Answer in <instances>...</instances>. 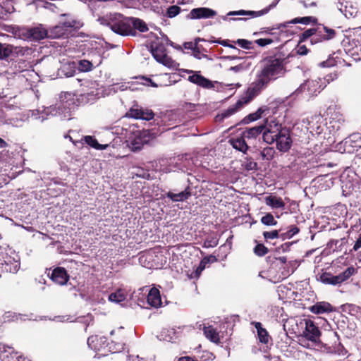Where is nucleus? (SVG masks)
Returning <instances> with one entry per match:
<instances>
[{
	"mask_svg": "<svg viewBox=\"0 0 361 361\" xmlns=\"http://www.w3.org/2000/svg\"><path fill=\"white\" fill-rule=\"evenodd\" d=\"M20 267V257L16 251L8 245L1 246L0 272L16 274Z\"/></svg>",
	"mask_w": 361,
	"mask_h": 361,
	"instance_id": "39448f33",
	"label": "nucleus"
},
{
	"mask_svg": "<svg viewBox=\"0 0 361 361\" xmlns=\"http://www.w3.org/2000/svg\"><path fill=\"white\" fill-rule=\"evenodd\" d=\"M348 243V239L345 237L341 238L338 240H331L329 244H334L336 245V248L341 250L342 247Z\"/></svg>",
	"mask_w": 361,
	"mask_h": 361,
	"instance_id": "052dcab7",
	"label": "nucleus"
},
{
	"mask_svg": "<svg viewBox=\"0 0 361 361\" xmlns=\"http://www.w3.org/2000/svg\"><path fill=\"white\" fill-rule=\"evenodd\" d=\"M219 243V238L216 235L208 236L204 241L202 247L204 248L214 247Z\"/></svg>",
	"mask_w": 361,
	"mask_h": 361,
	"instance_id": "864d4df0",
	"label": "nucleus"
},
{
	"mask_svg": "<svg viewBox=\"0 0 361 361\" xmlns=\"http://www.w3.org/2000/svg\"><path fill=\"white\" fill-rule=\"evenodd\" d=\"M302 42H298V45L295 47V51L298 55L300 56H305L310 51V49L307 48V47L304 44H302Z\"/></svg>",
	"mask_w": 361,
	"mask_h": 361,
	"instance_id": "13d9d810",
	"label": "nucleus"
},
{
	"mask_svg": "<svg viewBox=\"0 0 361 361\" xmlns=\"http://www.w3.org/2000/svg\"><path fill=\"white\" fill-rule=\"evenodd\" d=\"M203 331L206 338L210 341L215 343H220L219 334L212 326H204Z\"/></svg>",
	"mask_w": 361,
	"mask_h": 361,
	"instance_id": "c9c22d12",
	"label": "nucleus"
},
{
	"mask_svg": "<svg viewBox=\"0 0 361 361\" xmlns=\"http://www.w3.org/2000/svg\"><path fill=\"white\" fill-rule=\"evenodd\" d=\"M276 138L275 142L278 150L281 152H286L290 149L293 140L290 137V130L288 128L283 127L281 125Z\"/></svg>",
	"mask_w": 361,
	"mask_h": 361,
	"instance_id": "9b49d317",
	"label": "nucleus"
},
{
	"mask_svg": "<svg viewBox=\"0 0 361 361\" xmlns=\"http://www.w3.org/2000/svg\"><path fill=\"white\" fill-rule=\"evenodd\" d=\"M48 276L52 281L60 286L66 284L69 280V275L66 269L61 267L54 268L51 273H48Z\"/></svg>",
	"mask_w": 361,
	"mask_h": 361,
	"instance_id": "aec40b11",
	"label": "nucleus"
},
{
	"mask_svg": "<svg viewBox=\"0 0 361 361\" xmlns=\"http://www.w3.org/2000/svg\"><path fill=\"white\" fill-rule=\"evenodd\" d=\"M109 300L113 302H119L124 300V296L118 293H113L109 295Z\"/></svg>",
	"mask_w": 361,
	"mask_h": 361,
	"instance_id": "0e129e2a",
	"label": "nucleus"
},
{
	"mask_svg": "<svg viewBox=\"0 0 361 361\" xmlns=\"http://www.w3.org/2000/svg\"><path fill=\"white\" fill-rule=\"evenodd\" d=\"M281 124L275 121H271L269 123L266 122L264 128L262 133L263 140L267 144H272L276 140L277 133L279 131Z\"/></svg>",
	"mask_w": 361,
	"mask_h": 361,
	"instance_id": "4468645a",
	"label": "nucleus"
},
{
	"mask_svg": "<svg viewBox=\"0 0 361 361\" xmlns=\"http://www.w3.org/2000/svg\"><path fill=\"white\" fill-rule=\"evenodd\" d=\"M266 202L273 208L283 209L285 207V203L281 197L269 196L266 198Z\"/></svg>",
	"mask_w": 361,
	"mask_h": 361,
	"instance_id": "37998d69",
	"label": "nucleus"
},
{
	"mask_svg": "<svg viewBox=\"0 0 361 361\" xmlns=\"http://www.w3.org/2000/svg\"><path fill=\"white\" fill-rule=\"evenodd\" d=\"M267 110L266 106L259 107L255 112L251 113L246 116L240 123L243 124H247L250 122L255 121L262 117V114Z\"/></svg>",
	"mask_w": 361,
	"mask_h": 361,
	"instance_id": "4c0bfd02",
	"label": "nucleus"
},
{
	"mask_svg": "<svg viewBox=\"0 0 361 361\" xmlns=\"http://www.w3.org/2000/svg\"><path fill=\"white\" fill-rule=\"evenodd\" d=\"M307 82L306 80L304 81L295 91L293 92V95L298 96L299 94L307 92Z\"/></svg>",
	"mask_w": 361,
	"mask_h": 361,
	"instance_id": "69168bd1",
	"label": "nucleus"
},
{
	"mask_svg": "<svg viewBox=\"0 0 361 361\" xmlns=\"http://www.w3.org/2000/svg\"><path fill=\"white\" fill-rule=\"evenodd\" d=\"M243 169L247 171H256L259 169L258 164L251 157H246L243 163L242 164Z\"/></svg>",
	"mask_w": 361,
	"mask_h": 361,
	"instance_id": "c03bdc74",
	"label": "nucleus"
},
{
	"mask_svg": "<svg viewBox=\"0 0 361 361\" xmlns=\"http://www.w3.org/2000/svg\"><path fill=\"white\" fill-rule=\"evenodd\" d=\"M288 26V23H283L280 24H277L274 25L271 27H262L259 32H255L253 33V35L256 36L259 34H268L273 35L275 34L273 31L274 30H279V35H281L282 33L284 32L283 29L286 28Z\"/></svg>",
	"mask_w": 361,
	"mask_h": 361,
	"instance_id": "c756f323",
	"label": "nucleus"
},
{
	"mask_svg": "<svg viewBox=\"0 0 361 361\" xmlns=\"http://www.w3.org/2000/svg\"><path fill=\"white\" fill-rule=\"evenodd\" d=\"M130 27L133 29V34H130V36H135L137 35L136 30L140 31V32H145L148 31L149 28L146 23L140 18L130 17Z\"/></svg>",
	"mask_w": 361,
	"mask_h": 361,
	"instance_id": "cd10ccee",
	"label": "nucleus"
},
{
	"mask_svg": "<svg viewBox=\"0 0 361 361\" xmlns=\"http://www.w3.org/2000/svg\"><path fill=\"white\" fill-rule=\"evenodd\" d=\"M233 147L243 153L245 154L249 149L248 144L246 141V138H244L242 134L235 139L233 138L230 140Z\"/></svg>",
	"mask_w": 361,
	"mask_h": 361,
	"instance_id": "7c9ffc66",
	"label": "nucleus"
},
{
	"mask_svg": "<svg viewBox=\"0 0 361 361\" xmlns=\"http://www.w3.org/2000/svg\"><path fill=\"white\" fill-rule=\"evenodd\" d=\"M20 35L23 37L30 39H31V27H22L20 29Z\"/></svg>",
	"mask_w": 361,
	"mask_h": 361,
	"instance_id": "338daca9",
	"label": "nucleus"
},
{
	"mask_svg": "<svg viewBox=\"0 0 361 361\" xmlns=\"http://www.w3.org/2000/svg\"><path fill=\"white\" fill-rule=\"evenodd\" d=\"M78 70L82 72H88L94 68L93 63L85 59L80 60L78 61Z\"/></svg>",
	"mask_w": 361,
	"mask_h": 361,
	"instance_id": "603ef678",
	"label": "nucleus"
},
{
	"mask_svg": "<svg viewBox=\"0 0 361 361\" xmlns=\"http://www.w3.org/2000/svg\"><path fill=\"white\" fill-rule=\"evenodd\" d=\"M1 361H25V358L9 345L0 343Z\"/></svg>",
	"mask_w": 361,
	"mask_h": 361,
	"instance_id": "dca6fc26",
	"label": "nucleus"
},
{
	"mask_svg": "<svg viewBox=\"0 0 361 361\" xmlns=\"http://www.w3.org/2000/svg\"><path fill=\"white\" fill-rule=\"evenodd\" d=\"M181 11L180 7H179L177 5H173L169 6L166 11L165 14H164V16L172 18L178 16Z\"/></svg>",
	"mask_w": 361,
	"mask_h": 361,
	"instance_id": "3c124183",
	"label": "nucleus"
},
{
	"mask_svg": "<svg viewBox=\"0 0 361 361\" xmlns=\"http://www.w3.org/2000/svg\"><path fill=\"white\" fill-rule=\"evenodd\" d=\"M275 152L274 147H267L259 152V155L263 160L271 161L274 159Z\"/></svg>",
	"mask_w": 361,
	"mask_h": 361,
	"instance_id": "a18cd8bd",
	"label": "nucleus"
},
{
	"mask_svg": "<svg viewBox=\"0 0 361 361\" xmlns=\"http://www.w3.org/2000/svg\"><path fill=\"white\" fill-rule=\"evenodd\" d=\"M147 302L152 307L158 308L161 306L160 291L155 287L152 288L147 296Z\"/></svg>",
	"mask_w": 361,
	"mask_h": 361,
	"instance_id": "393cba45",
	"label": "nucleus"
},
{
	"mask_svg": "<svg viewBox=\"0 0 361 361\" xmlns=\"http://www.w3.org/2000/svg\"><path fill=\"white\" fill-rule=\"evenodd\" d=\"M342 311L357 319H361V307L354 304L346 303L341 305Z\"/></svg>",
	"mask_w": 361,
	"mask_h": 361,
	"instance_id": "f704fd0d",
	"label": "nucleus"
},
{
	"mask_svg": "<svg viewBox=\"0 0 361 361\" xmlns=\"http://www.w3.org/2000/svg\"><path fill=\"white\" fill-rule=\"evenodd\" d=\"M30 40L39 41L48 38V30L41 25L35 27H31Z\"/></svg>",
	"mask_w": 361,
	"mask_h": 361,
	"instance_id": "473e14b6",
	"label": "nucleus"
},
{
	"mask_svg": "<svg viewBox=\"0 0 361 361\" xmlns=\"http://www.w3.org/2000/svg\"><path fill=\"white\" fill-rule=\"evenodd\" d=\"M264 128V124H260L252 128H246L241 134L244 138H246L248 141L250 140H255L257 137H259Z\"/></svg>",
	"mask_w": 361,
	"mask_h": 361,
	"instance_id": "a878e982",
	"label": "nucleus"
},
{
	"mask_svg": "<svg viewBox=\"0 0 361 361\" xmlns=\"http://www.w3.org/2000/svg\"><path fill=\"white\" fill-rule=\"evenodd\" d=\"M234 42L245 49H252L254 48V42L245 39H238Z\"/></svg>",
	"mask_w": 361,
	"mask_h": 361,
	"instance_id": "4d7b16f0",
	"label": "nucleus"
},
{
	"mask_svg": "<svg viewBox=\"0 0 361 361\" xmlns=\"http://www.w3.org/2000/svg\"><path fill=\"white\" fill-rule=\"evenodd\" d=\"M252 324H253L257 329L259 341L262 343L267 344L270 336L266 329L262 326V323L259 322H252Z\"/></svg>",
	"mask_w": 361,
	"mask_h": 361,
	"instance_id": "2f4dec72",
	"label": "nucleus"
},
{
	"mask_svg": "<svg viewBox=\"0 0 361 361\" xmlns=\"http://www.w3.org/2000/svg\"><path fill=\"white\" fill-rule=\"evenodd\" d=\"M99 20L102 25L109 27L114 32L118 35L129 36L130 34H133L130 17H125L120 13H114L102 17Z\"/></svg>",
	"mask_w": 361,
	"mask_h": 361,
	"instance_id": "20e7f679",
	"label": "nucleus"
},
{
	"mask_svg": "<svg viewBox=\"0 0 361 361\" xmlns=\"http://www.w3.org/2000/svg\"><path fill=\"white\" fill-rule=\"evenodd\" d=\"M174 115L172 113L166 114L160 118H157L154 120L157 125L158 126V129L155 133V135L158 133H162L165 131L171 130L177 126L176 120L173 119V117Z\"/></svg>",
	"mask_w": 361,
	"mask_h": 361,
	"instance_id": "2eb2a0df",
	"label": "nucleus"
},
{
	"mask_svg": "<svg viewBox=\"0 0 361 361\" xmlns=\"http://www.w3.org/2000/svg\"><path fill=\"white\" fill-rule=\"evenodd\" d=\"M357 139H361L360 133H353L349 135L344 140L345 145L349 144L352 147H357V145H352L353 142H355Z\"/></svg>",
	"mask_w": 361,
	"mask_h": 361,
	"instance_id": "bf43d9fd",
	"label": "nucleus"
},
{
	"mask_svg": "<svg viewBox=\"0 0 361 361\" xmlns=\"http://www.w3.org/2000/svg\"><path fill=\"white\" fill-rule=\"evenodd\" d=\"M317 25V31L315 33V36L312 37L310 39L311 44L314 45L335 38L336 35L335 30L329 28L324 24L318 23Z\"/></svg>",
	"mask_w": 361,
	"mask_h": 361,
	"instance_id": "ddd939ff",
	"label": "nucleus"
},
{
	"mask_svg": "<svg viewBox=\"0 0 361 361\" xmlns=\"http://www.w3.org/2000/svg\"><path fill=\"white\" fill-rule=\"evenodd\" d=\"M280 0H274L270 5L264 8V9L259 11H245V10H239L235 11H230L227 13L226 16H221V18L224 20H227L228 16H247L249 18H257L259 16H262L264 14H267L271 8H274L279 2ZM248 18H231L233 20H246Z\"/></svg>",
	"mask_w": 361,
	"mask_h": 361,
	"instance_id": "9d476101",
	"label": "nucleus"
},
{
	"mask_svg": "<svg viewBox=\"0 0 361 361\" xmlns=\"http://www.w3.org/2000/svg\"><path fill=\"white\" fill-rule=\"evenodd\" d=\"M154 136V129L132 130L126 142L131 151L138 152Z\"/></svg>",
	"mask_w": 361,
	"mask_h": 361,
	"instance_id": "423d86ee",
	"label": "nucleus"
},
{
	"mask_svg": "<svg viewBox=\"0 0 361 361\" xmlns=\"http://www.w3.org/2000/svg\"><path fill=\"white\" fill-rule=\"evenodd\" d=\"M243 106V104L240 100H238L235 104L229 106L227 109L222 111L220 114H218L215 117L216 121L222 122L225 118H227L236 113Z\"/></svg>",
	"mask_w": 361,
	"mask_h": 361,
	"instance_id": "b1692460",
	"label": "nucleus"
},
{
	"mask_svg": "<svg viewBox=\"0 0 361 361\" xmlns=\"http://www.w3.org/2000/svg\"><path fill=\"white\" fill-rule=\"evenodd\" d=\"M107 347L109 348V350L112 353H120L123 350L124 343L122 342L111 341L108 343Z\"/></svg>",
	"mask_w": 361,
	"mask_h": 361,
	"instance_id": "de8ad7c7",
	"label": "nucleus"
},
{
	"mask_svg": "<svg viewBox=\"0 0 361 361\" xmlns=\"http://www.w3.org/2000/svg\"><path fill=\"white\" fill-rule=\"evenodd\" d=\"M287 23H288V25L289 24H298V23H301L303 25H309V24L317 25L319 23L318 19L314 16L298 17V18H295L292 19L290 21H288Z\"/></svg>",
	"mask_w": 361,
	"mask_h": 361,
	"instance_id": "58836bf2",
	"label": "nucleus"
},
{
	"mask_svg": "<svg viewBox=\"0 0 361 361\" xmlns=\"http://www.w3.org/2000/svg\"><path fill=\"white\" fill-rule=\"evenodd\" d=\"M13 54V47L11 44L0 43V60L7 59Z\"/></svg>",
	"mask_w": 361,
	"mask_h": 361,
	"instance_id": "79ce46f5",
	"label": "nucleus"
},
{
	"mask_svg": "<svg viewBox=\"0 0 361 361\" xmlns=\"http://www.w3.org/2000/svg\"><path fill=\"white\" fill-rule=\"evenodd\" d=\"M176 70L179 72L178 75L180 77H183V75L181 74L182 73L191 74V75H190L188 78V80L191 83L195 84L197 86L202 87L204 89H213L215 87L214 84L217 82L216 81L213 82L209 80L208 78L204 77L200 74V71H195L189 69L179 68V66Z\"/></svg>",
	"mask_w": 361,
	"mask_h": 361,
	"instance_id": "1a4fd4ad",
	"label": "nucleus"
},
{
	"mask_svg": "<svg viewBox=\"0 0 361 361\" xmlns=\"http://www.w3.org/2000/svg\"><path fill=\"white\" fill-rule=\"evenodd\" d=\"M260 221L262 224L268 226H276L278 224L277 221L271 213H267L261 218Z\"/></svg>",
	"mask_w": 361,
	"mask_h": 361,
	"instance_id": "8fccbe9b",
	"label": "nucleus"
},
{
	"mask_svg": "<svg viewBox=\"0 0 361 361\" xmlns=\"http://www.w3.org/2000/svg\"><path fill=\"white\" fill-rule=\"evenodd\" d=\"M154 114L151 109L142 107L130 108L126 114V117L135 119L150 121L154 118Z\"/></svg>",
	"mask_w": 361,
	"mask_h": 361,
	"instance_id": "f3484780",
	"label": "nucleus"
},
{
	"mask_svg": "<svg viewBox=\"0 0 361 361\" xmlns=\"http://www.w3.org/2000/svg\"><path fill=\"white\" fill-rule=\"evenodd\" d=\"M353 231H356L358 233V236L357 238V240L354 244V246L353 247V251H357L361 247V226H354L351 227L350 230V233Z\"/></svg>",
	"mask_w": 361,
	"mask_h": 361,
	"instance_id": "09e8293b",
	"label": "nucleus"
},
{
	"mask_svg": "<svg viewBox=\"0 0 361 361\" xmlns=\"http://www.w3.org/2000/svg\"><path fill=\"white\" fill-rule=\"evenodd\" d=\"M48 38L57 39V38H67L68 37V32L65 31L63 26L60 24L54 26L48 30Z\"/></svg>",
	"mask_w": 361,
	"mask_h": 361,
	"instance_id": "72a5a7b5",
	"label": "nucleus"
},
{
	"mask_svg": "<svg viewBox=\"0 0 361 361\" xmlns=\"http://www.w3.org/2000/svg\"><path fill=\"white\" fill-rule=\"evenodd\" d=\"M309 310L310 312L315 314H321L324 313H330L336 311V308L334 307L328 302H317L312 306L310 307Z\"/></svg>",
	"mask_w": 361,
	"mask_h": 361,
	"instance_id": "5701e85b",
	"label": "nucleus"
},
{
	"mask_svg": "<svg viewBox=\"0 0 361 361\" xmlns=\"http://www.w3.org/2000/svg\"><path fill=\"white\" fill-rule=\"evenodd\" d=\"M293 56V54H289L287 58L281 57L278 54H274L265 57L260 62L261 70L258 72L257 77H259L269 83L285 74L286 65L287 59Z\"/></svg>",
	"mask_w": 361,
	"mask_h": 361,
	"instance_id": "f257e3e1",
	"label": "nucleus"
},
{
	"mask_svg": "<svg viewBox=\"0 0 361 361\" xmlns=\"http://www.w3.org/2000/svg\"><path fill=\"white\" fill-rule=\"evenodd\" d=\"M100 97L97 90H91L87 92L76 96L74 94L66 92L61 94V102L58 105L59 111L63 112L65 116L71 117L72 111L80 104H92Z\"/></svg>",
	"mask_w": 361,
	"mask_h": 361,
	"instance_id": "f03ea898",
	"label": "nucleus"
},
{
	"mask_svg": "<svg viewBox=\"0 0 361 361\" xmlns=\"http://www.w3.org/2000/svg\"><path fill=\"white\" fill-rule=\"evenodd\" d=\"M268 84L269 83L262 78L257 77V80L250 85L245 92V96L239 100L243 104V105L249 103L256 96H257L261 91L268 85Z\"/></svg>",
	"mask_w": 361,
	"mask_h": 361,
	"instance_id": "f8f14e48",
	"label": "nucleus"
},
{
	"mask_svg": "<svg viewBox=\"0 0 361 361\" xmlns=\"http://www.w3.org/2000/svg\"><path fill=\"white\" fill-rule=\"evenodd\" d=\"M341 51L334 52L330 54L326 61H323L319 63L321 68H331L341 64L344 60L340 57Z\"/></svg>",
	"mask_w": 361,
	"mask_h": 361,
	"instance_id": "bb28decb",
	"label": "nucleus"
},
{
	"mask_svg": "<svg viewBox=\"0 0 361 361\" xmlns=\"http://www.w3.org/2000/svg\"><path fill=\"white\" fill-rule=\"evenodd\" d=\"M320 335L321 332L314 322L311 320H305V328L300 336L307 340L317 342Z\"/></svg>",
	"mask_w": 361,
	"mask_h": 361,
	"instance_id": "6ab92c4d",
	"label": "nucleus"
},
{
	"mask_svg": "<svg viewBox=\"0 0 361 361\" xmlns=\"http://www.w3.org/2000/svg\"><path fill=\"white\" fill-rule=\"evenodd\" d=\"M338 4L340 5L339 10L348 18H355L359 13L358 5L356 2L345 0L343 2H339Z\"/></svg>",
	"mask_w": 361,
	"mask_h": 361,
	"instance_id": "412c9836",
	"label": "nucleus"
},
{
	"mask_svg": "<svg viewBox=\"0 0 361 361\" xmlns=\"http://www.w3.org/2000/svg\"><path fill=\"white\" fill-rule=\"evenodd\" d=\"M274 42V40L270 38H261L256 39L254 43L257 44L258 46L264 47L269 44H271Z\"/></svg>",
	"mask_w": 361,
	"mask_h": 361,
	"instance_id": "680f3d73",
	"label": "nucleus"
},
{
	"mask_svg": "<svg viewBox=\"0 0 361 361\" xmlns=\"http://www.w3.org/2000/svg\"><path fill=\"white\" fill-rule=\"evenodd\" d=\"M355 272V268L353 267H349L344 271L336 276L330 272H324L319 275L318 280L326 285H340L347 281Z\"/></svg>",
	"mask_w": 361,
	"mask_h": 361,
	"instance_id": "6e6552de",
	"label": "nucleus"
},
{
	"mask_svg": "<svg viewBox=\"0 0 361 361\" xmlns=\"http://www.w3.org/2000/svg\"><path fill=\"white\" fill-rule=\"evenodd\" d=\"M307 82V92H308L310 96L317 95V93H319L322 90L319 82L315 80H306Z\"/></svg>",
	"mask_w": 361,
	"mask_h": 361,
	"instance_id": "e433bc0d",
	"label": "nucleus"
},
{
	"mask_svg": "<svg viewBox=\"0 0 361 361\" xmlns=\"http://www.w3.org/2000/svg\"><path fill=\"white\" fill-rule=\"evenodd\" d=\"M255 242L257 243L253 249L255 255L262 257L269 252V250L263 243H259L257 240Z\"/></svg>",
	"mask_w": 361,
	"mask_h": 361,
	"instance_id": "49530a36",
	"label": "nucleus"
},
{
	"mask_svg": "<svg viewBox=\"0 0 361 361\" xmlns=\"http://www.w3.org/2000/svg\"><path fill=\"white\" fill-rule=\"evenodd\" d=\"M216 15V11L207 7H199L193 8L187 15L188 19H207L214 18Z\"/></svg>",
	"mask_w": 361,
	"mask_h": 361,
	"instance_id": "a211bd4d",
	"label": "nucleus"
},
{
	"mask_svg": "<svg viewBox=\"0 0 361 361\" xmlns=\"http://www.w3.org/2000/svg\"><path fill=\"white\" fill-rule=\"evenodd\" d=\"M139 262L149 269H160L166 263V257L161 252H147L139 257Z\"/></svg>",
	"mask_w": 361,
	"mask_h": 361,
	"instance_id": "0eeeda50",
	"label": "nucleus"
},
{
	"mask_svg": "<svg viewBox=\"0 0 361 361\" xmlns=\"http://www.w3.org/2000/svg\"><path fill=\"white\" fill-rule=\"evenodd\" d=\"M210 42L219 44H221V45H222L224 47H230V48H232V49H237L238 51H240L234 45L230 44L228 39H219L217 40H212Z\"/></svg>",
	"mask_w": 361,
	"mask_h": 361,
	"instance_id": "e2e57ef3",
	"label": "nucleus"
},
{
	"mask_svg": "<svg viewBox=\"0 0 361 361\" xmlns=\"http://www.w3.org/2000/svg\"><path fill=\"white\" fill-rule=\"evenodd\" d=\"M170 39L167 35L162 34L161 37H156L149 44L150 51L154 59L159 63L172 69H177L180 66L166 53V46L169 45Z\"/></svg>",
	"mask_w": 361,
	"mask_h": 361,
	"instance_id": "7ed1b4c3",
	"label": "nucleus"
},
{
	"mask_svg": "<svg viewBox=\"0 0 361 361\" xmlns=\"http://www.w3.org/2000/svg\"><path fill=\"white\" fill-rule=\"evenodd\" d=\"M262 235H263V237L264 239V242L267 243H270L271 240L279 238L278 229H275V230H272V231H264Z\"/></svg>",
	"mask_w": 361,
	"mask_h": 361,
	"instance_id": "5fc2aeb1",
	"label": "nucleus"
},
{
	"mask_svg": "<svg viewBox=\"0 0 361 361\" xmlns=\"http://www.w3.org/2000/svg\"><path fill=\"white\" fill-rule=\"evenodd\" d=\"M334 352L338 353V355H344L347 353L348 351L344 348V346L341 343V342H339L338 344L334 347Z\"/></svg>",
	"mask_w": 361,
	"mask_h": 361,
	"instance_id": "774afa93",
	"label": "nucleus"
},
{
	"mask_svg": "<svg viewBox=\"0 0 361 361\" xmlns=\"http://www.w3.org/2000/svg\"><path fill=\"white\" fill-rule=\"evenodd\" d=\"M279 230V238L282 240H285L286 239H290L295 235L298 234L300 231V229L295 225H290L286 228H280Z\"/></svg>",
	"mask_w": 361,
	"mask_h": 361,
	"instance_id": "c85d7f7f",
	"label": "nucleus"
},
{
	"mask_svg": "<svg viewBox=\"0 0 361 361\" xmlns=\"http://www.w3.org/2000/svg\"><path fill=\"white\" fill-rule=\"evenodd\" d=\"M82 140L84 141L85 144L88 145L89 146L92 147L95 149H106L109 146L108 145L99 144L97 139L94 138V137L90 135L84 136Z\"/></svg>",
	"mask_w": 361,
	"mask_h": 361,
	"instance_id": "ea45409f",
	"label": "nucleus"
},
{
	"mask_svg": "<svg viewBox=\"0 0 361 361\" xmlns=\"http://www.w3.org/2000/svg\"><path fill=\"white\" fill-rule=\"evenodd\" d=\"M317 27H312V28L306 30L301 35H300V36H299L300 42H304L310 37H311L312 36H315V33L317 32Z\"/></svg>",
	"mask_w": 361,
	"mask_h": 361,
	"instance_id": "6e6d98bb",
	"label": "nucleus"
},
{
	"mask_svg": "<svg viewBox=\"0 0 361 361\" xmlns=\"http://www.w3.org/2000/svg\"><path fill=\"white\" fill-rule=\"evenodd\" d=\"M192 195V189L189 185L185 189L179 192H174L173 191L167 192L164 197L170 199L172 202H183L187 200Z\"/></svg>",
	"mask_w": 361,
	"mask_h": 361,
	"instance_id": "4be33fe9",
	"label": "nucleus"
},
{
	"mask_svg": "<svg viewBox=\"0 0 361 361\" xmlns=\"http://www.w3.org/2000/svg\"><path fill=\"white\" fill-rule=\"evenodd\" d=\"M203 41H205V39L203 38L196 37L195 39V49L193 51V56H194V57H195L197 59H201L202 57L207 58V54H202V55L200 54L202 51H204V52H207V51L205 49H204L201 45L199 44L200 42H203Z\"/></svg>",
	"mask_w": 361,
	"mask_h": 361,
	"instance_id": "a19ab883",
	"label": "nucleus"
}]
</instances>
